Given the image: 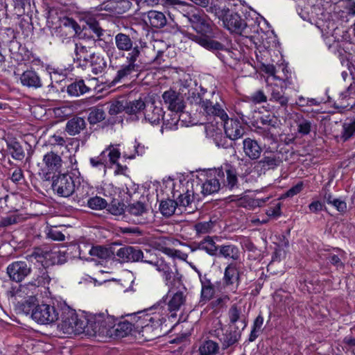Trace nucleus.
<instances>
[{"label":"nucleus","instance_id":"nucleus-1","mask_svg":"<svg viewBox=\"0 0 355 355\" xmlns=\"http://www.w3.org/2000/svg\"><path fill=\"white\" fill-rule=\"evenodd\" d=\"M191 17V28L195 33L177 27L174 33L180 32L188 39L195 42L205 49L215 53L216 56L225 64L232 65L239 60L240 53L233 49L231 40L224 38L221 41L216 40V29L211 21L205 16L193 15Z\"/></svg>","mask_w":355,"mask_h":355},{"label":"nucleus","instance_id":"nucleus-2","mask_svg":"<svg viewBox=\"0 0 355 355\" xmlns=\"http://www.w3.org/2000/svg\"><path fill=\"white\" fill-rule=\"evenodd\" d=\"M238 176L236 166L225 163L220 168L202 171L196 178L182 180L191 194L193 200V196L198 194V192L207 196L217 193L220 189L230 191L240 189Z\"/></svg>","mask_w":355,"mask_h":355},{"label":"nucleus","instance_id":"nucleus-3","mask_svg":"<svg viewBox=\"0 0 355 355\" xmlns=\"http://www.w3.org/2000/svg\"><path fill=\"white\" fill-rule=\"evenodd\" d=\"M58 324L55 332H46V336H59L61 331L65 334L86 333L87 318H80L76 311L69 307L61 297L53 296L49 287H46V326Z\"/></svg>","mask_w":355,"mask_h":355},{"label":"nucleus","instance_id":"nucleus-4","mask_svg":"<svg viewBox=\"0 0 355 355\" xmlns=\"http://www.w3.org/2000/svg\"><path fill=\"white\" fill-rule=\"evenodd\" d=\"M114 40L119 51L128 53L125 57L126 63L121 65L111 82L112 86L122 83L133 73L137 76L141 71L142 66L139 58L143 49L146 46V42L142 39L131 38L129 35L123 33H117Z\"/></svg>","mask_w":355,"mask_h":355},{"label":"nucleus","instance_id":"nucleus-5","mask_svg":"<svg viewBox=\"0 0 355 355\" xmlns=\"http://www.w3.org/2000/svg\"><path fill=\"white\" fill-rule=\"evenodd\" d=\"M129 315L135 322V329H139V333L146 340H155L164 334L162 331V326L166 321L167 314L160 313L150 307Z\"/></svg>","mask_w":355,"mask_h":355},{"label":"nucleus","instance_id":"nucleus-6","mask_svg":"<svg viewBox=\"0 0 355 355\" xmlns=\"http://www.w3.org/2000/svg\"><path fill=\"white\" fill-rule=\"evenodd\" d=\"M218 17L222 20L224 27L231 32L248 37L251 32H257L259 26L257 19H249L229 8H218L216 11Z\"/></svg>","mask_w":355,"mask_h":355},{"label":"nucleus","instance_id":"nucleus-7","mask_svg":"<svg viewBox=\"0 0 355 355\" xmlns=\"http://www.w3.org/2000/svg\"><path fill=\"white\" fill-rule=\"evenodd\" d=\"M171 188L172 199L168 198L162 200L159 203V211L164 216H172L177 207H187L192 202L191 194L187 187H184V181L180 180L174 182L170 181L168 183Z\"/></svg>","mask_w":355,"mask_h":355},{"label":"nucleus","instance_id":"nucleus-8","mask_svg":"<svg viewBox=\"0 0 355 355\" xmlns=\"http://www.w3.org/2000/svg\"><path fill=\"white\" fill-rule=\"evenodd\" d=\"M188 99L191 103L200 105L203 110V113L209 117H214L218 114L226 116V111L222 105L217 101V95L215 92L207 91L202 87H200V91L189 90Z\"/></svg>","mask_w":355,"mask_h":355},{"label":"nucleus","instance_id":"nucleus-9","mask_svg":"<svg viewBox=\"0 0 355 355\" xmlns=\"http://www.w3.org/2000/svg\"><path fill=\"white\" fill-rule=\"evenodd\" d=\"M51 189L54 193L60 197L67 198L73 193H76V196L83 198L85 195L80 192V184L76 186L73 178L69 173H60L57 175H52Z\"/></svg>","mask_w":355,"mask_h":355},{"label":"nucleus","instance_id":"nucleus-10","mask_svg":"<svg viewBox=\"0 0 355 355\" xmlns=\"http://www.w3.org/2000/svg\"><path fill=\"white\" fill-rule=\"evenodd\" d=\"M116 318L98 313L87 318V334L111 338Z\"/></svg>","mask_w":355,"mask_h":355},{"label":"nucleus","instance_id":"nucleus-11","mask_svg":"<svg viewBox=\"0 0 355 355\" xmlns=\"http://www.w3.org/2000/svg\"><path fill=\"white\" fill-rule=\"evenodd\" d=\"M149 5H162L168 9V15L171 14V10H177L182 13L183 16L186 17L189 22L191 24L192 15H201V13L193 6L189 4L184 1L180 0H146Z\"/></svg>","mask_w":355,"mask_h":355},{"label":"nucleus","instance_id":"nucleus-12","mask_svg":"<svg viewBox=\"0 0 355 355\" xmlns=\"http://www.w3.org/2000/svg\"><path fill=\"white\" fill-rule=\"evenodd\" d=\"M219 327L212 330L211 334L217 338L221 343L223 350L237 343L241 338V334L237 331L238 327L223 325L220 322Z\"/></svg>","mask_w":355,"mask_h":355},{"label":"nucleus","instance_id":"nucleus-13","mask_svg":"<svg viewBox=\"0 0 355 355\" xmlns=\"http://www.w3.org/2000/svg\"><path fill=\"white\" fill-rule=\"evenodd\" d=\"M120 157V150L112 146H109L99 155L91 157L89 164L92 168L105 172L108 164L114 165Z\"/></svg>","mask_w":355,"mask_h":355},{"label":"nucleus","instance_id":"nucleus-14","mask_svg":"<svg viewBox=\"0 0 355 355\" xmlns=\"http://www.w3.org/2000/svg\"><path fill=\"white\" fill-rule=\"evenodd\" d=\"M216 120V123H220L224 129L225 134L232 137L234 139L242 137L245 133V126L241 123L238 119L229 118L226 113V116H222L221 114H218L214 117Z\"/></svg>","mask_w":355,"mask_h":355},{"label":"nucleus","instance_id":"nucleus-15","mask_svg":"<svg viewBox=\"0 0 355 355\" xmlns=\"http://www.w3.org/2000/svg\"><path fill=\"white\" fill-rule=\"evenodd\" d=\"M320 257L323 256L327 263L334 266L336 270H344L345 267L346 252L337 247H328L318 250Z\"/></svg>","mask_w":355,"mask_h":355},{"label":"nucleus","instance_id":"nucleus-16","mask_svg":"<svg viewBox=\"0 0 355 355\" xmlns=\"http://www.w3.org/2000/svg\"><path fill=\"white\" fill-rule=\"evenodd\" d=\"M285 90L286 85L283 86L282 85L275 84L270 87L269 101L275 103L272 106L277 108L278 114H285L288 107V97L285 95Z\"/></svg>","mask_w":355,"mask_h":355},{"label":"nucleus","instance_id":"nucleus-17","mask_svg":"<svg viewBox=\"0 0 355 355\" xmlns=\"http://www.w3.org/2000/svg\"><path fill=\"white\" fill-rule=\"evenodd\" d=\"M241 282L240 273L234 263H229L225 268L222 279L223 286L232 293H236Z\"/></svg>","mask_w":355,"mask_h":355},{"label":"nucleus","instance_id":"nucleus-18","mask_svg":"<svg viewBox=\"0 0 355 355\" xmlns=\"http://www.w3.org/2000/svg\"><path fill=\"white\" fill-rule=\"evenodd\" d=\"M167 297L166 299L163 297L162 300L151 306V309H156L160 313H164L163 311H168L170 312L178 311L181 306L185 302V297L184 293L181 291L176 292L173 297L166 302Z\"/></svg>","mask_w":355,"mask_h":355},{"label":"nucleus","instance_id":"nucleus-19","mask_svg":"<svg viewBox=\"0 0 355 355\" xmlns=\"http://www.w3.org/2000/svg\"><path fill=\"white\" fill-rule=\"evenodd\" d=\"M118 260L121 263L144 261V253L137 247L124 245L116 252Z\"/></svg>","mask_w":355,"mask_h":355},{"label":"nucleus","instance_id":"nucleus-20","mask_svg":"<svg viewBox=\"0 0 355 355\" xmlns=\"http://www.w3.org/2000/svg\"><path fill=\"white\" fill-rule=\"evenodd\" d=\"M162 99L169 111L184 112V101L179 92L173 89L165 91L162 94Z\"/></svg>","mask_w":355,"mask_h":355},{"label":"nucleus","instance_id":"nucleus-21","mask_svg":"<svg viewBox=\"0 0 355 355\" xmlns=\"http://www.w3.org/2000/svg\"><path fill=\"white\" fill-rule=\"evenodd\" d=\"M31 272V268L25 261H15L7 267V273L12 281L21 282Z\"/></svg>","mask_w":355,"mask_h":355},{"label":"nucleus","instance_id":"nucleus-22","mask_svg":"<svg viewBox=\"0 0 355 355\" xmlns=\"http://www.w3.org/2000/svg\"><path fill=\"white\" fill-rule=\"evenodd\" d=\"M62 159L58 153L50 151L46 154V181H49L52 175H57L60 173Z\"/></svg>","mask_w":355,"mask_h":355},{"label":"nucleus","instance_id":"nucleus-23","mask_svg":"<svg viewBox=\"0 0 355 355\" xmlns=\"http://www.w3.org/2000/svg\"><path fill=\"white\" fill-rule=\"evenodd\" d=\"M156 105L155 101L148 102L144 109V118L151 124H159L164 119L165 112L163 111L161 102Z\"/></svg>","mask_w":355,"mask_h":355},{"label":"nucleus","instance_id":"nucleus-24","mask_svg":"<svg viewBox=\"0 0 355 355\" xmlns=\"http://www.w3.org/2000/svg\"><path fill=\"white\" fill-rule=\"evenodd\" d=\"M93 89L89 84H86L85 80L76 77L67 86V93L71 97H79L85 94L90 93Z\"/></svg>","mask_w":355,"mask_h":355},{"label":"nucleus","instance_id":"nucleus-25","mask_svg":"<svg viewBox=\"0 0 355 355\" xmlns=\"http://www.w3.org/2000/svg\"><path fill=\"white\" fill-rule=\"evenodd\" d=\"M218 246L219 245L216 243L214 237L206 236L200 241L193 244L191 251L201 250L211 257H216Z\"/></svg>","mask_w":355,"mask_h":355},{"label":"nucleus","instance_id":"nucleus-26","mask_svg":"<svg viewBox=\"0 0 355 355\" xmlns=\"http://www.w3.org/2000/svg\"><path fill=\"white\" fill-rule=\"evenodd\" d=\"M279 153L277 151H265L262 159L258 162L257 167L261 171L274 169L282 163Z\"/></svg>","mask_w":355,"mask_h":355},{"label":"nucleus","instance_id":"nucleus-27","mask_svg":"<svg viewBox=\"0 0 355 355\" xmlns=\"http://www.w3.org/2000/svg\"><path fill=\"white\" fill-rule=\"evenodd\" d=\"M76 57L73 58L74 62L76 64V67L85 70L89 67V64L92 59V53L89 51V49L85 46L82 44H76L75 47Z\"/></svg>","mask_w":355,"mask_h":355},{"label":"nucleus","instance_id":"nucleus-28","mask_svg":"<svg viewBox=\"0 0 355 355\" xmlns=\"http://www.w3.org/2000/svg\"><path fill=\"white\" fill-rule=\"evenodd\" d=\"M6 150H1L0 154L2 158L6 156V152L11 155L16 160H22L25 156L24 150L20 143L15 139H9L6 140Z\"/></svg>","mask_w":355,"mask_h":355},{"label":"nucleus","instance_id":"nucleus-29","mask_svg":"<svg viewBox=\"0 0 355 355\" xmlns=\"http://www.w3.org/2000/svg\"><path fill=\"white\" fill-rule=\"evenodd\" d=\"M59 28L62 35L71 37L78 33L80 30V26L77 21L71 17H64L60 18Z\"/></svg>","mask_w":355,"mask_h":355},{"label":"nucleus","instance_id":"nucleus-30","mask_svg":"<svg viewBox=\"0 0 355 355\" xmlns=\"http://www.w3.org/2000/svg\"><path fill=\"white\" fill-rule=\"evenodd\" d=\"M216 257L236 261L240 259L241 252L237 245L232 243H225L218 246Z\"/></svg>","mask_w":355,"mask_h":355},{"label":"nucleus","instance_id":"nucleus-31","mask_svg":"<svg viewBox=\"0 0 355 355\" xmlns=\"http://www.w3.org/2000/svg\"><path fill=\"white\" fill-rule=\"evenodd\" d=\"M133 328H135V322L132 323L127 320L119 321L116 318L111 338L114 339L124 338L130 334Z\"/></svg>","mask_w":355,"mask_h":355},{"label":"nucleus","instance_id":"nucleus-32","mask_svg":"<svg viewBox=\"0 0 355 355\" xmlns=\"http://www.w3.org/2000/svg\"><path fill=\"white\" fill-rule=\"evenodd\" d=\"M92 59L89 64L91 71L94 75L101 74L107 68V60L103 55L100 53L93 52Z\"/></svg>","mask_w":355,"mask_h":355},{"label":"nucleus","instance_id":"nucleus-33","mask_svg":"<svg viewBox=\"0 0 355 355\" xmlns=\"http://www.w3.org/2000/svg\"><path fill=\"white\" fill-rule=\"evenodd\" d=\"M66 261L64 252H61L58 248L49 250L46 244V268L55 264H62Z\"/></svg>","mask_w":355,"mask_h":355},{"label":"nucleus","instance_id":"nucleus-34","mask_svg":"<svg viewBox=\"0 0 355 355\" xmlns=\"http://www.w3.org/2000/svg\"><path fill=\"white\" fill-rule=\"evenodd\" d=\"M184 115H187L186 112L169 111V113L164 114L162 119L163 127L167 130H176L178 129V124L180 121L184 123L182 119Z\"/></svg>","mask_w":355,"mask_h":355},{"label":"nucleus","instance_id":"nucleus-35","mask_svg":"<svg viewBox=\"0 0 355 355\" xmlns=\"http://www.w3.org/2000/svg\"><path fill=\"white\" fill-rule=\"evenodd\" d=\"M86 122L80 116H73L66 124V132L71 136H75L85 129Z\"/></svg>","mask_w":355,"mask_h":355},{"label":"nucleus","instance_id":"nucleus-36","mask_svg":"<svg viewBox=\"0 0 355 355\" xmlns=\"http://www.w3.org/2000/svg\"><path fill=\"white\" fill-rule=\"evenodd\" d=\"M243 150L245 155L252 159H256L259 157L261 148L257 141L250 138H246L243 141Z\"/></svg>","mask_w":355,"mask_h":355},{"label":"nucleus","instance_id":"nucleus-37","mask_svg":"<svg viewBox=\"0 0 355 355\" xmlns=\"http://www.w3.org/2000/svg\"><path fill=\"white\" fill-rule=\"evenodd\" d=\"M235 140L232 137L223 134L221 130L216 131L213 135V141L216 146L224 149L232 148L235 145Z\"/></svg>","mask_w":355,"mask_h":355},{"label":"nucleus","instance_id":"nucleus-38","mask_svg":"<svg viewBox=\"0 0 355 355\" xmlns=\"http://www.w3.org/2000/svg\"><path fill=\"white\" fill-rule=\"evenodd\" d=\"M355 136V116L347 118L342 124L340 139L346 142Z\"/></svg>","mask_w":355,"mask_h":355},{"label":"nucleus","instance_id":"nucleus-39","mask_svg":"<svg viewBox=\"0 0 355 355\" xmlns=\"http://www.w3.org/2000/svg\"><path fill=\"white\" fill-rule=\"evenodd\" d=\"M295 122L297 125V133L300 136L308 135L312 129V121L308 119H306L301 114H296Z\"/></svg>","mask_w":355,"mask_h":355},{"label":"nucleus","instance_id":"nucleus-40","mask_svg":"<svg viewBox=\"0 0 355 355\" xmlns=\"http://www.w3.org/2000/svg\"><path fill=\"white\" fill-rule=\"evenodd\" d=\"M148 19L150 25L154 28H162L167 22L165 15L162 12L150 10L148 12Z\"/></svg>","mask_w":355,"mask_h":355},{"label":"nucleus","instance_id":"nucleus-41","mask_svg":"<svg viewBox=\"0 0 355 355\" xmlns=\"http://www.w3.org/2000/svg\"><path fill=\"white\" fill-rule=\"evenodd\" d=\"M20 81L23 85L29 87H39L42 86V83L39 76L34 71L32 70L24 71L20 77Z\"/></svg>","mask_w":355,"mask_h":355},{"label":"nucleus","instance_id":"nucleus-42","mask_svg":"<svg viewBox=\"0 0 355 355\" xmlns=\"http://www.w3.org/2000/svg\"><path fill=\"white\" fill-rule=\"evenodd\" d=\"M61 135L62 132H57L50 136L48 141H46V147H50L51 151L55 152V153H58V150H61L66 144V141Z\"/></svg>","mask_w":355,"mask_h":355},{"label":"nucleus","instance_id":"nucleus-43","mask_svg":"<svg viewBox=\"0 0 355 355\" xmlns=\"http://www.w3.org/2000/svg\"><path fill=\"white\" fill-rule=\"evenodd\" d=\"M235 112L244 124L251 123L252 112L246 102L238 103L235 107Z\"/></svg>","mask_w":355,"mask_h":355},{"label":"nucleus","instance_id":"nucleus-44","mask_svg":"<svg viewBox=\"0 0 355 355\" xmlns=\"http://www.w3.org/2000/svg\"><path fill=\"white\" fill-rule=\"evenodd\" d=\"M216 220H212L210 218L208 221H200L194 225V230L196 232V235L207 234L211 233L216 225Z\"/></svg>","mask_w":355,"mask_h":355},{"label":"nucleus","instance_id":"nucleus-45","mask_svg":"<svg viewBox=\"0 0 355 355\" xmlns=\"http://www.w3.org/2000/svg\"><path fill=\"white\" fill-rule=\"evenodd\" d=\"M69 115V109L67 107H56L46 109V116L55 117L56 122L63 121Z\"/></svg>","mask_w":355,"mask_h":355},{"label":"nucleus","instance_id":"nucleus-46","mask_svg":"<svg viewBox=\"0 0 355 355\" xmlns=\"http://www.w3.org/2000/svg\"><path fill=\"white\" fill-rule=\"evenodd\" d=\"M146 104V103L141 98L126 102L125 105V112L129 115H136L144 110Z\"/></svg>","mask_w":355,"mask_h":355},{"label":"nucleus","instance_id":"nucleus-47","mask_svg":"<svg viewBox=\"0 0 355 355\" xmlns=\"http://www.w3.org/2000/svg\"><path fill=\"white\" fill-rule=\"evenodd\" d=\"M105 116V112L102 107L95 106L89 109L87 120L91 125H94L103 121Z\"/></svg>","mask_w":355,"mask_h":355},{"label":"nucleus","instance_id":"nucleus-48","mask_svg":"<svg viewBox=\"0 0 355 355\" xmlns=\"http://www.w3.org/2000/svg\"><path fill=\"white\" fill-rule=\"evenodd\" d=\"M263 321V316L262 313L260 312L253 322L252 329L248 338L249 342H254L258 338L259 333L261 331Z\"/></svg>","mask_w":355,"mask_h":355},{"label":"nucleus","instance_id":"nucleus-49","mask_svg":"<svg viewBox=\"0 0 355 355\" xmlns=\"http://www.w3.org/2000/svg\"><path fill=\"white\" fill-rule=\"evenodd\" d=\"M85 22L89 29L96 35L97 39L101 40L105 31L101 27L96 18L93 16L87 17Z\"/></svg>","mask_w":355,"mask_h":355},{"label":"nucleus","instance_id":"nucleus-50","mask_svg":"<svg viewBox=\"0 0 355 355\" xmlns=\"http://www.w3.org/2000/svg\"><path fill=\"white\" fill-rule=\"evenodd\" d=\"M219 349L218 344L211 340H205L199 348L201 355H214Z\"/></svg>","mask_w":355,"mask_h":355},{"label":"nucleus","instance_id":"nucleus-51","mask_svg":"<svg viewBox=\"0 0 355 355\" xmlns=\"http://www.w3.org/2000/svg\"><path fill=\"white\" fill-rule=\"evenodd\" d=\"M125 205L118 199L112 198L106 207L107 211L114 216H121L125 212Z\"/></svg>","mask_w":355,"mask_h":355},{"label":"nucleus","instance_id":"nucleus-52","mask_svg":"<svg viewBox=\"0 0 355 355\" xmlns=\"http://www.w3.org/2000/svg\"><path fill=\"white\" fill-rule=\"evenodd\" d=\"M257 122L263 126V128L270 130L271 128L277 127V118L271 114H263L258 119Z\"/></svg>","mask_w":355,"mask_h":355},{"label":"nucleus","instance_id":"nucleus-53","mask_svg":"<svg viewBox=\"0 0 355 355\" xmlns=\"http://www.w3.org/2000/svg\"><path fill=\"white\" fill-rule=\"evenodd\" d=\"M162 277L166 285L174 286L176 284H179L181 282L182 275L178 272V269L175 268V272L171 270L166 275H162Z\"/></svg>","mask_w":355,"mask_h":355},{"label":"nucleus","instance_id":"nucleus-54","mask_svg":"<svg viewBox=\"0 0 355 355\" xmlns=\"http://www.w3.org/2000/svg\"><path fill=\"white\" fill-rule=\"evenodd\" d=\"M30 6V0H14L15 14L19 17L25 15Z\"/></svg>","mask_w":355,"mask_h":355},{"label":"nucleus","instance_id":"nucleus-55","mask_svg":"<svg viewBox=\"0 0 355 355\" xmlns=\"http://www.w3.org/2000/svg\"><path fill=\"white\" fill-rule=\"evenodd\" d=\"M146 211L147 209L145 204L139 201L130 204L127 207V211L130 214L135 216H142L143 214L146 212Z\"/></svg>","mask_w":355,"mask_h":355},{"label":"nucleus","instance_id":"nucleus-56","mask_svg":"<svg viewBox=\"0 0 355 355\" xmlns=\"http://www.w3.org/2000/svg\"><path fill=\"white\" fill-rule=\"evenodd\" d=\"M87 206L92 209L101 210L107 207V202L104 198L95 196L88 199Z\"/></svg>","mask_w":355,"mask_h":355},{"label":"nucleus","instance_id":"nucleus-57","mask_svg":"<svg viewBox=\"0 0 355 355\" xmlns=\"http://www.w3.org/2000/svg\"><path fill=\"white\" fill-rule=\"evenodd\" d=\"M215 295V286L202 287L200 291V303L205 304L209 302Z\"/></svg>","mask_w":355,"mask_h":355},{"label":"nucleus","instance_id":"nucleus-58","mask_svg":"<svg viewBox=\"0 0 355 355\" xmlns=\"http://www.w3.org/2000/svg\"><path fill=\"white\" fill-rule=\"evenodd\" d=\"M24 220V218L19 214H12L3 217L0 221V227H8L11 225L21 223Z\"/></svg>","mask_w":355,"mask_h":355},{"label":"nucleus","instance_id":"nucleus-59","mask_svg":"<svg viewBox=\"0 0 355 355\" xmlns=\"http://www.w3.org/2000/svg\"><path fill=\"white\" fill-rule=\"evenodd\" d=\"M90 255L105 259L110 257L109 250L101 245L93 246L89 250Z\"/></svg>","mask_w":355,"mask_h":355},{"label":"nucleus","instance_id":"nucleus-60","mask_svg":"<svg viewBox=\"0 0 355 355\" xmlns=\"http://www.w3.org/2000/svg\"><path fill=\"white\" fill-rule=\"evenodd\" d=\"M343 350L349 355H355V337L352 336H346L343 340Z\"/></svg>","mask_w":355,"mask_h":355},{"label":"nucleus","instance_id":"nucleus-61","mask_svg":"<svg viewBox=\"0 0 355 355\" xmlns=\"http://www.w3.org/2000/svg\"><path fill=\"white\" fill-rule=\"evenodd\" d=\"M145 263H148L150 264L153 265L156 270L159 272L162 275H166L168 272H170L172 268L169 263H167L164 260H159L156 262L153 263V261H144Z\"/></svg>","mask_w":355,"mask_h":355},{"label":"nucleus","instance_id":"nucleus-62","mask_svg":"<svg viewBox=\"0 0 355 355\" xmlns=\"http://www.w3.org/2000/svg\"><path fill=\"white\" fill-rule=\"evenodd\" d=\"M29 258L31 261L35 263H38L43 267V263L44 262V250L41 248H36L29 256Z\"/></svg>","mask_w":355,"mask_h":355},{"label":"nucleus","instance_id":"nucleus-63","mask_svg":"<svg viewBox=\"0 0 355 355\" xmlns=\"http://www.w3.org/2000/svg\"><path fill=\"white\" fill-rule=\"evenodd\" d=\"M249 99L254 104H259L266 102L268 96L262 89H257L251 94Z\"/></svg>","mask_w":355,"mask_h":355},{"label":"nucleus","instance_id":"nucleus-64","mask_svg":"<svg viewBox=\"0 0 355 355\" xmlns=\"http://www.w3.org/2000/svg\"><path fill=\"white\" fill-rule=\"evenodd\" d=\"M304 182L300 181L295 185L292 186L289 189H288L284 194V196L286 198H292L301 193L304 189Z\"/></svg>","mask_w":355,"mask_h":355}]
</instances>
